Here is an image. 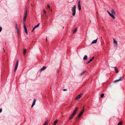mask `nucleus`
Returning a JSON list of instances; mask_svg holds the SVG:
<instances>
[{"label":"nucleus","mask_w":125,"mask_h":125,"mask_svg":"<svg viewBox=\"0 0 125 125\" xmlns=\"http://www.w3.org/2000/svg\"><path fill=\"white\" fill-rule=\"evenodd\" d=\"M84 109H83L82 111L81 112H80V113H79V114L78 115V117H80L82 115V114L83 113V112L84 111Z\"/></svg>","instance_id":"obj_4"},{"label":"nucleus","mask_w":125,"mask_h":125,"mask_svg":"<svg viewBox=\"0 0 125 125\" xmlns=\"http://www.w3.org/2000/svg\"><path fill=\"white\" fill-rule=\"evenodd\" d=\"M77 111V110H76V109H75L74 111H75V112L76 113V111Z\"/></svg>","instance_id":"obj_37"},{"label":"nucleus","mask_w":125,"mask_h":125,"mask_svg":"<svg viewBox=\"0 0 125 125\" xmlns=\"http://www.w3.org/2000/svg\"><path fill=\"white\" fill-rule=\"evenodd\" d=\"M63 90V91H66L67 90L66 89H64Z\"/></svg>","instance_id":"obj_39"},{"label":"nucleus","mask_w":125,"mask_h":125,"mask_svg":"<svg viewBox=\"0 0 125 125\" xmlns=\"http://www.w3.org/2000/svg\"><path fill=\"white\" fill-rule=\"evenodd\" d=\"M94 58V57H92L91 59L86 64H88L89 63H90L91 62Z\"/></svg>","instance_id":"obj_10"},{"label":"nucleus","mask_w":125,"mask_h":125,"mask_svg":"<svg viewBox=\"0 0 125 125\" xmlns=\"http://www.w3.org/2000/svg\"><path fill=\"white\" fill-rule=\"evenodd\" d=\"M18 61H17L15 66L18 67Z\"/></svg>","instance_id":"obj_29"},{"label":"nucleus","mask_w":125,"mask_h":125,"mask_svg":"<svg viewBox=\"0 0 125 125\" xmlns=\"http://www.w3.org/2000/svg\"><path fill=\"white\" fill-rule=\"evenodd\" d=\"M46 68V67L45 66H44L40 70L41 71L44 70Z\"/></svg>","instance_id":"obj_14"},{"label":"nucleus","mask_w":125,"mask_h":125,"mask_svg":"<svg viewBox=\"0 0 125 125\" xmlns=\"http://www.w3.org/2000/svg\"><path fill=\"white\" fill-rule=\"evenodd\" d=\"M114 14H112V15L111 16L113 19H114L115 18V17L113 15Z\"/></svg>","instance_id":"obj_22"},{"label":"nucleus","mask_w":125,"mask_h":125,"mask_svg":"<svg viewBox=\"0 0 125 125\" xmlns=\"http://www.w3.org/2000/svg\"><path fill=\"white\" fill-rule=\"evenodd\" d=\"M15 29L17 30V32L18 34H19V30L17 28V23L16 24V27H15Z\"/></svg>","instance_id":"obj_11"},{"label":"nucleus","mask_w":125,"mask_h":125,"mask_svg":"<svg viewBox=\"0 0 125 125\" xmlns=\"http://www.w3.org/2000/svg\"><path fill=\"white\" fill-rule=\"evenodd\" d=\"M87 56L86 55H85L83 58V59L84 60H86L87 59Z\"/></svg>","instance_id":"obj_18"},{"label":"nucleus","mask_w":125,"mask_h":125,"mask_svg":"<svg viewBox=\"0 0 125 125\" xmlns=\"http://www.w3.org/2000/svg\"><path fill=\"white\" fill-rule=\"evenodd\" d=\"M78 109V108L77 107L76 108V109H76V110H77V109Z\"/></svg>","instance_id":"obj_40"},{"label":"nucleus","mask_w":125,"mask_h":125,"mask_svg":"<svg viewBox=\"0 0 125 125\" xmlns=\"http://www.w3.org/2000/svg\"><path fill=\"white\" fill-rule=\"evenodd\" d=\"M114 44H115V45H117V42L114 39Z\"/></svg>","instance_id":"obj_20"},{"label":"nucleus","mask_w":125,"mask_h":125,"mask_svg":"<svg viewBox=\"0 0 125 125\" xmlns=\"http://www.w3.org/2000/svg\"><path fill=\"white\" fill-rule=\"evenodd\" d=\"M124 78L123 76H121L119 79L117 80H115L114 81V82L115 83H116L117 82H118L119 81H121L123 80Z\"/></svg>","instance_id":"obj_2"},{"label":"nucleus","mask_w":125,"mask_h":125,"mask_svg":"<svg viewBox=\"0 0 125 125\" xmlns=\"http://www.w3.org/2000/svg\"><path fill=\"white\" fill-rule=\"evenodd\" d=\"M26 50L25 49L24 50L23 52V54L24 55L26 53Z\"/></svg>","instance_id":"obj_21"},{"label":"nucleus","mask_w":125,"mask_h":125,"mask_svg":"<svg viewBox=\"0 0 125 125\" xmlns=\"http://www.w3.org/2000/svg\"><path fill=\"white\" fill-rule=\"evenodd\" d=\"M24 27L25 32L26 33V34L27 35L28 33L25 24H24Z\"/></svg>","instance_id":"obj_6"},{"label":"nucleus","mask_w":125,"mask_h":125,"mask_svg":"<svg viewBox=\"0 0 125 125\" xmlns=\"http://www.w3.org/2000/svg\"><path fill=\"white\" fill-rule=\"evenodd\" d=\"M74 115L72 114L71 115V116L69 117V120H71L74 117Z\"/></svg>","instance_id":"obj_15"},{"label":"nucleus","mask_w":125,"mask_h":125,"mask_svg":"<svg viewBox=\"0 0 125 125\" xmlns=\"http://www.w3.org/2000/svg\"><path fill=\"white\" fill-rule=\"evenodd\" d=\"M27 10H26V12L24 14V15L23 19V21H25L26 18L27 16Z\"/></svg>","instance_id":"obj_3"},{"label":"nucleus","mask_w":125,"mask_h":125,"mask_svg":"<svg viewBox=\"0 0 125 125\" xmlns=\"http://www.w3.org/2000/svg\"><path fill=\"white\" fill-rule=\"evenodd\" d=\"M43 12L44 14H46V11L44 10H43Z\"/></svg>","instance_id":"obj_30"},{"label":"nucleus","mask_w":125,"mask_h":125,"mask_svg":"<svg viewBox=\"0 0 125 125\" xmlns=\"http://www.w3.org/2000/svg\"><path fill=\"white\" fill-rule=\"evenodd\" d=\"M35 29L34 28V27L33 29L31 31V32H32L33 31H34V30Z\"/></svg>","instance_id":"obj_33"},{"label":"nucleus","mask_w":125,"mask_h":125,"mask_svg":"<svg viewBox=\"0 0 125 125\" xmlns=\"http://www.w3.org/2000/svg\"><path fill=\"white\" fill-rule=\"evenodd\" d=\"M2 28L1 27H0V32L2 30Z\"/></svg>","instance_id":"obj_35"},{"label":"nucleus","mask_w":125,"mask_h":125,"mask_svg":"<svg viewBox=\"0 0 125 125\" xmlns=\"http://www.w3.org/2000/svg\"><path fill=\"white\" fill-rule=\"evenodd\" d=\"M36 102V100L35 99H34L32 104L31 106V107L32 108L35 105V103Z\"/></svg>","instance_id":"obj_9"},{"label":"nucleus","mask_w":125,"mask_h":125,"mask_svg":"<svg viewBox=\"0 0 125 125\" xmlns=\"http://www.w3.org/2000/svg\"><path fill=\"white\" fill-rule=\"evenodd\" d=\"M113 68L115 69L116 73H118L119 72L116 67H114Z\"/></svg>","instance_id":"obj_16"},{"label":"nucleus","mask_w":125,"mask_h":125,"mask_svg":"<svg viewBox=\"0 0 125 125\" xmlns=\"http://www.w3.org/2000/svg\"><path fill=\"white\" fill-rule=\"evenodd\" d=\"M112 14H111V13H110L109 15L111 16Z\"/></svg>","instance_id":"obj_38"},{"label":"nucleus","mask_w":125,"mask_h":125,"mask_svg":"<svg viewBox=\"0 0 125 125\" xmlns=\"http://www.w3.org/2000/svg\"><path fill=\"white\" fill-rule=\"evenodd\" d=\"M122 125V123L121 122H120L117 124V125Z\"/></svg>","instance_id":"obj_24"},{"label":"nucleus","mask_w":125,"mask_h":125,"mask_svg":"<svg viewBox=\"0 0 125 125\" xmlns=\"http://www.w3.org/2000/svg\"><path fill=\"white\" fill-rule=\"evenodd\" d=\"M97 39L96 40H94L92 42L91 44H95L97 42Z\"/></svg>","instance_id":"obj_12"},{"label":"nucleus","mask_w":125,"mask_h":125,"mask_svg":"<svg viewBox=\"0 0 125 125\" xmlns=\"http://www.w3.org/2000/svg\"><path fill=\"white\" fill-rule=\"evenodd\" d=\"M47 8L49 9V10H50V6L49 5H47Z\"/></svg>","instance_id":"obj_28"},{"label":"nucleus","mask_w":125,"mask_h":125,"mask_svg":"<svg viewBox=\"0 0 125 125\" xmlns=\"http://www.w3.org/2000/svg\"><path fill=\"white\" fill-rule=\"evenodd\" d=\"M2 111V109H0V113Z\"/></svg>","instance_id":"obj_36"},{"label":"nucleus","mask_w":125,"mask_h":125,"mask_svg":"<svg viewBox=\"0 0 125 125\" xmlns=\"http://www.w3.org/2000/svg\"><path fill=\"white\" fill-rule=\"evenodd\" d=\"M17 67H17V66H15V68H14V72H15L16 71V70L17 69Z\"/></svg>","instance_id":"obj_25"},{"label":"nucleus","mask_w":125,"mask_h":125,"mask_svg":"<svg viewBox=\"0 0 125 125\" xmlns=\"http://www.w3.org/2000/svg\"><path fill=\"white\" fill-rule=\"evenodd\" d=\"M104 96V94H102L101 95V98H103Z\"/></svg>","instance_id":"obj_26"},{"label":"nucleus","mask_w":125,"mask_h":125,"mask_svg":"<svg viewBox=\"0 0 125 125\" xmlns=\"http://www.w3.org/2000/svg\"><path fill=\"white\" fill-rule=\"evenodd\" d=\"M76 113L75 112V111H73L72 114V115L74 116Z\"/></svg>","instance_id":"obj_27"},{"label":"nucleus","mask_w":125,"mask_h":125,"mask_svg":"<svg viewBox=\"0 0 125 125\" xmlns=\"http://www.w3.org/2000/svg\"><path fill=\"white\" fill-rule=\"evenodd\" d=\"M55 124H54H54H53V125H55Z\"/></svg>","instance_id":"obj_41"},{"label":"nucleus","mask_w":125,"mask_h":125,"mask_svg":"<svg viewBox=\"0 0 125 125\" xmlns=\"http://www.w3.org/2000/svg\"><path fill=\"white\" fill-rule=\"evenodd\" d=\"M111 12L112 14L115 15V13L113 9H112L111 10Z\"/></svg>","instance_id":"obj_13"},{"label":"nucleus","mask_w":125,"mask_h":125,"mask_svg":"<svg viewBox=\"0 0 125 125\" xmlns=\"http://www.w3.org/2000/svg\"><path fill=\"white\" fill-rule=\"evenodd\" d=\"M57 120H56L54 122V124H55L57 123Z\"/></svg>","instance_id":"obj_32"},{"label":"nucleus","mask_w":125,"mask_h":125,"mask_svg":"<svg viewBox=\"0 0 125 125\" xmlns=\"http://www.w3.org/2000/svg\"><path fill=\"white\" fill-rule=\"evenodd\" d=\"M86 72V71H84L82 73H81V74L82 75L84 74Z\"/></svg>","instance_id":"obj_23"},{"label":"nucleus","mask_w":125,"mask_h":125,"mask_svg":"<svg viewBox=\"0 0 125 125\" xmlns=\"http://www.w3.org/2000/svg\"><path fill=\"white\" fill-rule=\"evenodd\" d=\"M36 102V100L35 99H34L32 104L31 106V107L32 108L35 105V103Z\"/></svg>","instance_id":"obj_8"},{"label":"nucleus","mask_w":125,"mask_h":125,"mask_svg":"<svg viewBox=\"0 0 125 125\" xmlns=\"http://www.w3.org/2000/svg\"><path fill=\"white\" fill-rule=\"evenodd\" d=\"M48 122V121H46L44 123L43 125H47Z\"/></svg>","instance_id":"obj_19"},{"label":"nucleus","mask_w":125,"mask_h":125,"mask_svg":"<svg viewBox=\"0 0 125 125\" xmlns=\"http://www.w3.org/2000/svg\"><path fill=\"white\" fill-rule=\"evenodd\" d=\"M76 8V6L75 5H74L71 9L72 11V15L73 16H74L75 14Z\"/></svg>","instance_id":"obj_1"},{"label":"nucleus","mask_w":125,"mask_h":125,"mask_svg":"<svg viewBox=\"0 0 125 125\" xmlns=\"http://www.w3.org/2000/svg\"><path fill=\"white\" fill-rule=\"evenodd\" d=\"M64 28V27H63V28Z\"/></svg>","instance_id":"obj_42"},{"label":"nucleus","mask_w":125,"mask_h":125,"mask_svg":"<svg viewBox=\"0 0 125 125\" xmlns=\"http://www.w3.org/2000/svg\"><path fill=\"white\" fill-rule=\"evenodd\" d=\"M80 0H79L78 1V7L79 8V10H80L81 9V6L80 5Z\"/></svg>","instance_id":"obj_5"},{"label":"nucleus","mask_w":125,"mask_h":125,"mask_svg":"<svg viewBox=\"0 0 125 125\" xmlns=\"http://www.w3.org/2000/svg\"><path fill=\"white\" fill-rule=\"evenodd\" d=\"M82 94H80L78 95L76 98V100H77L80 99L81 97V96L82 95Z\"/></svg>","instance_id":"obj_7"},{"label":"nucleus","mask_w":125,"mask_h":125,"mask_svg":"<svg viewBox=\"0 0 125 125\" xmlns=\"http://www.w3.org/2000/svg\"><path fill=\"white\" fill-rule=\"evenodd\" d=\"M40 24V23H38L37 25L34 26V28L36 29V28L38 27L39 26Z\"/></svg>","instance_id":"obj_17"},{"label":"nucleus","mask_w":125,"mask_h":125,"mask_svg":"<svg viewBox=\"0 0 125 125\" xmlns=\"http://www.w3.org/2000/svg\"><path fill=\"white\" fill-rule=\"evenodd\" d=\"M107 12L109 14H110V13L108 10H107Z\"/></svg>","instance_id":"obj_34"},{"label":"nucleus","mask_w":125,"mask_h":125,"mask_svg":"<svg viewBox=\"0 0 125 125\" xmlns=\"http://www.w3.org/2000/svg\"><path fill=\"white\" fill-rule=\"evenodd\" d=\"M76 30H77V28H75V30H74L73 32L74 33L76 31Z\"/></svg>","instance_id":"obj_31"}]
</instances>
